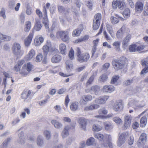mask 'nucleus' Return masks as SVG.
<instances>
[{"instance_id":"nucleus-31","label":"nucleus","mask_w":148,"mask_h":148,"mask_svg":"<svg viewBox=\"0 0 148 148\" xmlns=\"http://www.w3.org/2000/svg\"><path fill=\"white\" fill-rule=\"evenodd\" d=\"M31 23L29 21H27L25 23V26L24 31L26 32H28L30 30L31 27Z\"/></svg>"},{"instance_id":"nucleus-8","label":"nucleus","mask_w":148,"mask_h":148,"mask_svg":"<svg viewBox=\"0 0 148 148\" xmlns=\"http://www.w3.org/2000/svg\"><path fill=\"white\" fill-rule=\"evenodd\" d=\"M131 120V117L130 116L126 115L125 117V123L123 127V130H125L130 127Z\"/></svg>"},{"instance_id":"nucleus-12","label":"nucleus","mask_w":148,"mask_h":148,"mask_svg":"<svg viewBox=\"0 0 148 148\" xmlns=\"http://www.w3.org/2000/svg\"><path fill=\"white\" fill-rule=\"evenodd\" d=\"M34 33V31L31 32L25 40L24 43L26 46L28 47L30 45L33 37Z\"/></svg>"},{"instance_id":"nucleus-39","label":"nucleus","mask_w":148,"mask_h":148,"mask_svg":"<svg viewBox=\"0 0 148 148\" xmlns=\"http://www.w3.org/2000/svg\"><path fill=\"white\" fill-rule=\"evenodd\" d=\"M42 27L41 24L40 22L39 21H37L34 27V28L35 30L37 31H40Z\"/></svg>"},{"instance_id":"nucleus-38","label":"nucleus","mask_w":148,"mask_h":148,"mask_svg":"<svg viewBox=\"0 0 148 148\" xmlns=\"http://www.w3.org/2000/svg\"><path fill=\"white\" fill-rule=\"evenodd\" d=\"M95 142V139L93 137H90L86 141V144L88 146L93 145Z\"/></svg>"},{"instance_id":"nucleus-11","label":"nucleus","mask_w":148,"mask_h":148,"mask_svg":"<svg viewBox=\"0 0 148 148\" xmlns=\"http://www.w3.org/2000/svg\"><path fill=\"white\" fill-rule=\"evenodd\" d=\"M109 97L107 96H104L102 97H99L96 98L94 101L95 102L99 104H104L108 99Z\"/></svg>"},{"instance_id":"nucleus-56","label":"nucleus","mask_w":148,"mask_h":148,"mask_svg":"<svg viewBox=\"0 0 148 148\" xmlns=\"http://www.w3.org/2000/svg\"><path fill=\"white\" fill-rule=\"evenodd\" d=\"M141 63L142 66L145 65L147 66V65H148V56L145 59L142 60Z\"/></svg>"},{"instance_id":"nucleus-34","label":"nucleus","mask_w":148,"mask_h":148,"mask_svg":"<svg viewBox=\"0 0 148 148\" xmlns=\"http://www.w3.org/2000/svg\"><path fill=\"white\" fill-rule=\"evenodd\" d=\"M102 127L99 125L97 124H94L92 126V130L93 131L98 132L102 129Z\"/></svg>"},{"instance_id":"nucleus-3","label":"nucleus","mask_w":148,"mask_h":148,"mask_svg":"<svg viewBox=\"0 0 148 148\" xmlns=\"http://www.w3.org/2000/svg\"><path fill=\"white\" fill-rule=\"evenodd\" d=\"M12 50L13 54L16 56L20 55L23 53L21 45L17 43H14L12 48Z\"/></svg>"},{"instance_id":"nucleus-45","label":"nucleus","mask_w":148,"mask_h":148,"mask_svg":"<svg viewBox=\"0 0 148 148\" xmlns=\"http://www.w3.org/2000/svg\"><path fill=\"white\" fill-rule=\"evenodd\" d=\"M95 21V20H93V29L94 30H96L99 28L100 23Z\"/></svg>"},{"instance_id":"nucleus-52","label":"nucleus","mask_w":148,"mask_h":148,"mask_svg":"<svg viewBox=\"0 0 148 148\" xmlns=\"http://www.w3.org/2000/svg\"><path fill=\"white\" fill-rule=\"evenodd\" d=\"M125 140L124 139L121 138V137H119L117 141V145L120 147L125 143Z\"/></svg>"},{"instance_id":"nucleus-58","label":"nucleus","mask_w":148,"mask_h":148,"mask_svg":"<svg viewBox=\"0 0 148 148\" xmlns=\"http://www.w3.org/2000/svg\"><path fill=\"white\" fill-rule=\"evenodd\" d=\"M74 52L73 50L71 49L69 52V58L71 59L72 60L74 58Z\"/></svg>"},{"instance_id":"nucleus-28","label":"nucleus","mask_w":148,"mask_h":148,"mask_svg":"<svg viewBox=\"0 0 148 148\" xmlns=\"http://www.w3.org/2000/svg\"><path fill=\"white\" fill-rule=\"evenodd\" d=\"M140 126L142 127L145 126L147 123V118L146 116L142 117L140 119Z\"/></svg>"},{"instance_id":"nucleus-17","label":"nucleus","mask_w":148,"mask_h":148,"mask_svg":"<svg viewBox=\"0 0 148 148\" xmlns=\"http://www.w3.org/2000/svg\"><path fill=\"white\" fill-rule=\"evenodd\" d=\"M62 57L58 54L54 55L51 58V61L53 63H58L60 62L62 59Z\"/></svg>"},{"instance_id":"nucleus-32","label":"nucleus","mask_w":148,"mask_h":148,"mask_svg":"<svg viewBox=\"0 0 148 148\" xmlns=\"http://www.w3.org/2000/svg\"><path fill=\"white\" fill-rule=\"evenodd\" d=\"M37 143L39 146H41L43 144V137L42 136H38L37 138Z\"/></svg>"},{"instance_id":"nucleus-14","label":"nucleus","mask_w":148,"mask_h":148,"mask_svg":"<svg viewBox=\"0 0 148 148\" xmlns=\"http://www.w3.org/2000/svg\"><path fill=\"white\" fill-rule=\"evenodd\" d=\"M78 123L80 125V126L82 130H84L86 129V121L84 118H80L78 121Z\"/></svg>"},{"instance_id":"nucleus-64","label":"nucleus","mask_w":148,"mask_h":148,"mask_svg":"<svg viewBox=\"0 0 148 148\" xmlns=\"http://www.w3.org/2000/svg\"><path fill=\"white\" fill-rule=\"evenodd\" d=\"M144 15L145 16L148 15V3L146 4V6L144 12Z\"/></svg>"},{"instance_id":"nucleus-15","label":"nucleus","mask_w":148,"mask_h":148,"mask_svg":"<svg viewBox=\"0 0 148 148\" xmlns=\"http://www.w3.org/2000/svg\"><path fill=\"white\" fill-rule=\"evenodd\" d=\"M125 26H123L121 29L117 31L116 34V36L118 38H121L123 37L125 33Z\"/></svg>"},{"instance_id":"nucleus-60","label":"nucleus","mask_w":148,"mask_h":148,"mask_svg":"<svg viewBox=\"0 0 148 148\" xmlns=\"http://www.w3.org/2000/svg\"><path fill=\"white\" fill-rule=\"evenodd\" d=\"M42 58V54H38L36 57V60L37 62H39L41 61Z\"/></svg>"},{"instance_id":"nucleus-63","label":"nucleus","mask_w":148,"mask_h":148,"mask_svg":"<svg viewBox=\"0 0 148 148\" xmlns=\"http://www.w3.org/2000/svg\"><path fill=\"white\" fill-rule=\"evenodd\" d=\"M20 121V119L18 117H17L16 119L13 120L12 123V124L13 125H14L19 122Z\"/></svg>"},{"instance_id":"nucleus-33","label":"nucleus","mask_w":148,"mask_h":148,"mask_svg":"<svg viewBox=\"0 0 148 148\" xmlns=\"http://www.w3.org/2000/svg\"><path fill=\"white\" fill-rule=\"evenodd\" d=\"M126 6L125 3L123 1H119L118 3V8L120 10H123Z\"/></svg>"},{"instance_id":"nucleus-46","label":"nucleus","mask_w":148,"mask_h":148,"mask_svg":"<svg viewBox=\"0 0 148 148\" xmlns=\"http://www.w3.org/2000/svg\"><path fill=\"white\" fill-rule=\"evenodd\" d=\"M35 54V52L34 50L33 49L31 50L28 54V60L31 59L34 56Z\"/></svg>"},{"instance_id":"nucleus-44","label":"nucleus","mask_w":148,"mask_h":148,"mask_svg":"<svg viewBox=\"0 0 148 148\" xmlns=\"http://www.w3.org/2000/svg\"><path fill=\"white\" fill-rule=\"evenodd\" d=\"M123 15L125 17L127 18L130 16V9L128 8H125L123 12Z\"/></svg>"},{"instance_id":"nucleus-49","label":"nucleus","mask_w":148,"mask_h":148,"mask_svg":"<svg viewBox=\"0 0 148 148\" xmlns=\"http://www.w3.org/2000/svg\"><path fill=\"white\" fill-rule=\"evenodd\" d=\"M134 79V78L133 77L132 79H128L125 81L123 82V85L125 86L130 85L133 83Z\"/></svg>"},{"instance_id":"nucleus-61","label":"nucleus","mask_w":148,"mask_h":148,"mask_svg":"<svg viewBox=\"0 0 148 148\" xmlns=\"http://www.w3.org/2000/svg\"><path fill=\"white\" fill-rule=\"evenodd\" d=\"M118 1L117 0H114L112 4V6L114 9H116L118 7Z\"/></svg>"},{"instance_id":"nucleus-20","label":"nucleus","mask_w":148,"mask_h":148,"mask_svg":"<svg viewBox=\"0 0 148 148\" xmlns=\"http://www.w3.org/2000/svg\"><path fill=\"white\" fill-rule=\"evenodd\" d=\"M69 125L66 126L64 129L61 133V135L63 138H66L69 135L68 130L70 129Z\"/></svg>"},{"instance_id":"nucleus-62","label":"nucleus","mask_w":148,"mask_h":148,"mask_svg":"<svg viewBox=\"0 0 148 148\" xmlns=\"http://www.w3.org/2000/svg\"><path fill=\"white\" fill-rule=\"evenodd\" d=\"M145 142L143 140H141L139 139L138 141L137 145L138 147H140L141 146H143L144 145L145 143Z\"/></svg>"},{"instance_id":"nucleus-59","label":"nucleus","mask_w":148,"mask_h":148,"mask_svg":"<svg viewBox=\"0 0 148 148\" xmlns=\"http://www.w3.org/2000/svg\"><path fill=\"white\" fill-rule=\"evenodd\" d=\"M113 119V121L117 124H119L122 122L121 119L117 117H114Z\"/></svg>"},{"instance_id":"nucleus-22","label":"nucleus","mask_w":148,"mask_h":148,"mask_svg":"<svg viewBox=\"0 0 148 148\" xmlns=\"http://www.w3.org/2000/svg\"><path fill=\"white\" fill-rule=\"evenodd\" d=\"M51 123L57 129H60L62 126V124L61 123L55 120H52L51 121Z\"/></svg>"},{"instance_id":"nucleus-24","label":"nucleus","mask_w":148,"mask_h":148,"mask_svg":"<svg viewBox=\"0 0 148 148\" xmlns=\"http://www.w3.org/2000/svg\"><path fill=\"white\" fill-rule=\"evenodd\" d=\"M115 16L116 17L112 16L110 18L111 22L113 24H115L118 23L119 21V19L121 18V17L117 14H116Z\"/></svg>"},{"instance_id":"nucleus-41","label":"nucleus","mask_w":148,"mask_h":148,"mask_svg":"<svg viewBox=\"0 0 148 148\" xmlns=\"http://www.w3.org/2000/svg\"><path fill=\"white\" fill-rule=\"evenodd\" d=\"M44 134L47 140H49L51 138V132L50 131L46 130L45 131Z\"/></svg>"},{"instance_id":"nucleus-55","label":"nucleus","mask_w":148,"mask_h":148,"mask_svg":"<svg viewBox=\"0 0 148 148\" xmlns=\"http://www.w3.org/2000/svg\"><path fill=\"white\" fill-rule=\"evenodd\" d=\"M11 138L10 137L8 138L5 140L3 143V145L4 147H6L8 144L11 141Z\"/></svg>"},{"instance_id":"nucleus-43","label":"nucleus","mask_w":148,"mask_h":148,"mask_svg":"<svg viewBox=\"0 0 148 148\" xmlns=\"http://www.w3.org/2000/svg\"><path fill=\"white\" fill-rule=\"evenodd\" d=\"M58 9L60 13H64L66 11V10L64 7L61 5H58Z\"/></svg>"},{"instance_id":"nucleus-57","label":"nucleus","mask_w":148,"mask_h":148,"mask_svg":"<svg viewBox=\"0 0 148 148\" xmlns=\"http://www.w3.org/2000/svg\"><path fill=\"white\" fill-rule=\"evenodd\" d=\"M106 27L108 32L112 36L113 32L112 27L108 25H107Z\"/></svg>"},{"instance_id":"nucleus-47","label":"nucleus","mask_w":148,"mask_h":148,"mask_svg":"<svg viewBox=\"0 0 148 148\" xmlns=\"http://www.w3.org/2000/svg\"><path fill=\"white\" fill-rule=\"evenodd\" d=\"M101 18V14L100 13H98L96 14L93 20H95V21L99 22L100 23V21Z\"/></svg>"},{"instance_id":"nucleus-26","label":"nucleus","mask_w":148,"mask_h":148,"mask_svg":"<svg viewBox=\"0 0 148 148\" xmlns=\"http://www.w3.org/2000/svg\"><path fill=\"white\" fill-rule=\"evenodd\" d=\"M82 99L81 100V102L84 101L86 102L88 101H90L92 99V96L90 95H84L82 97Z\"/></svg>"},{"instance_id":"nucleus-53","label":"nucleus","mask_w":148,"mask_h":148,"mask_svg":"<svg viewBox=\"0 0 148 148\" xmlns=\"http://www.w3.org/2000/svg\"><path fill=\"white\" fill-rule=\"evenodd\" d=\"M94 136L96 138L98 139L100 141L102 140L104 137L103 135L101 134H95L94 135Z\"/></svg>"},{"instance_id":"nucleus-54","label":"nucleus","mask_w":148,"mask_h":148,"mask_svg":"<svg viewBox=\"0 0 148 148\" xmlns=\"http://www.w3.org/2000/svg\"><path fill=\"white\" fill-rule=\"evenodd\" d=\"M139 139L146 142L147 139L146 134L145 133H142Z\"/></svg>"},{"instance_id":"nucleus-51","label":"nucleus","mask_w":148,"mask_h":148,"mask_svg":"<svg viewBox=\"0 0 148 148\" xmlns=\"http://www.w3.org/2000/svg\"><path fill=\"white\" fill-rule=\"evenodd\" d=\"M119 78V76L118 75H115L112 77L110 83L111 84H114L117 82Z\"/></svg>"},{"instance_id":"nucleus-35","label":"nucleus","mask_w":148,"mask_h":148,"mask_svg":"<svg viewBox=\"0 0 148 148\" xmlns=\"http://www.w3.org/2000/svg\"><path fill=\"white\" fill-rule=\"evenodd\" d=\"M97 72L96 71H95L93 73L92 75L89 78L88 81L87 82V84H90L93 81L95 77L97 75Z\"/></svg>"},{"instance_id":"nucleus-6","label":"nucleus","mask_w":148,"mask_h":148,"mask_svg":"<svg viewBox=\"0 0 148 148\" xmlns=\"http://www.w3.org/2000/svg\"><path fill=\"white\" fill-rule=\"evenodd\" d=\"M123 107L121 101H116L114 104L113 109L115 111H120L122 110Z\"/></svg>"},{"instance_id":"nucleus-37","label":"nucleus","mask_w":148,"mask_h":148,"mask_svg":"<svg viewBox=\"0 0 148 148\" xmlns=\"http://www.w3.org/2000/svg\"><path fill=\"white\" fill-rule=\"evenodd\" d=\"M66 68L68 71L71 70L73 69V64L69 60H67L66 62Z\"/></svg>"},{"instance_id":"nucleus-27","label":"nucleus","mask_w":148,"mask_h":148,"mask_svg":"<svg viewBox=\"0 0 148 148\" xmlns=\"http://www.w3.org/2000/svg\"><path fill=\"white\" fill-rule=\"evenodd\" d=\"M120 41H117L114 42L112 44V45L114 47V49L116 51L119 52L120 50Z\"/></svg>"},{"instance_id":"nucleus-30","label":"nucleus","mask_w":148,"mask_h":148,"mask_svg":"<svg viewBox=\"0 0 148 148\" xmlns=\"http://www.w3.org/2000/svg\"><path fill=\"white\" fill-rule=\"evenodd\" d=\"M60 49L62 54H65L66 52V47L64 43H61L59 45Z\"/></svg>"},{"instance_id":"nucleus-1","label":"nucleus","mask_w":148,"mask_h":148,"mask_svg":"<svg viewBox=\"0 0 148 148\" xmlns=\"http://www.w3.org/2000/svg\"><path fill=\"white\" fill-rule=\"evenodd\" d=\"M126 60L123 57H121L119 60H114L112 61V64L115 70H118L122 69L125 65Z\"/></svg>"},{"instance_id":"nucleus-9","label":"nucleus","mask_w":148,"mask_h":148,"mask_svg":"<svg viewBox=\"0 0 148 148\" xmlns=\"http://www.w3.org/2000/svg\"><path fill=\"white\" fill-rule=\"evenodd\" d=\"M51 44L50 41L48 40L42 47V50L44 56H46L49 51V48L51 47Z\"/></svg>"},{"instance_id":"nucleus-7","label":"nucleus","mask_w":148,"mask_h":148,"mask_svg":"<svg viewBox=\"0 0 148 148\" xmlns=\"http://www.w3.org/2000/svg\"><path fill=\"white\" fill-rule=\"evenodd\" d=\"M32 91L30 90L24 91L21 95V97L24 101H28L31 98L30 95Z\"/></svg>"},{"instance_id":"nucleus-40","label":"nucleus","mask_w":148,"mask_h":148,"mask_svg":"<svg viewBox=\"0 0 148 148\" xmlns=\"http://www.w3.org/2000/svg\"><path fill=\"white\" fill-rule=\"evenodd\" d=\"M32 67V65L30 63H28L26 64H25L23 67V68L26 69L27 71H31Z\"/></svg>"},{"instance_id":"nucleus-29","label":"nucleus","mask_w":148,"mask_h":148,"mask_svg":"<svg viewBox=\"0 0 148 148\" xmlns=\"http://www.w3.org/2000/svg\"><path fill=\"white\" fill-rule=\"evenodd\" d=\"M108 79L107 75L105 74H104L100 77L99 80L101 83H104L107 81Z\"/></svg>"},{"instance_id":"nucleus-18","label":"nucleus","mask_w":148,"mask_h":148,"mask_svg":"<svg viewBox=\"0 0 148 148\" xmlns=\"http://www.w3.org/2000/svg\"><path fill=\"white\" fill-rule=\"evenodd\" d=\"M103 91L110 93L114 90V88L111 85H106L103 87Z\"/></svg>"},{"instance_id":"nucleus-25","label":"nucleus","mask_w":148,"mask_h":148,"mask_svg":"<svg viewBox=\"0 0 148 148\" xmlns=\"http://www.w3.org/2000/svg\"><path fill=\"white\" fill-rule=\"evenodd\" d=\"M79 103L77 102H72L70 106L71 110L73 111H75L77 110L78 108Z\"/></svg>"},{"instance_id":"nucleus-21","label":"nucleus","mask_w":148,"mask_h":148,"mask_svg":"<svg viewBox=\"0 0 148 148\" xmlns=\"http://www.w3.org/2000/svg\"><path fill=\"white\" fill-rule=\"evenodd\" d=\"M100 107V106L98 104H93L90 106H87L84 108V110L87 111L92 110L94 109H97Z\"/></svg>"},{"instance_id":"nucleus-5","label":"nucleus","mask_w":148,"mask_h":148,"mask_svg":"<svg viewBox=\"0 0 148 148\" xmlns=\"http://www.w3.org/2000/svg\"><path fill=\"white\" fill-rule=\"evenodd\" d=\"M131 37V34H128L123 38L122 43V47L123 49H126L128 46Z\"/></svg>"},{"instance_id":"nucleus-10","label":"nucleus","mask_w":148,"mask_h":148,"mask_svg":"<svg viewBox=\"0 0 148 148\" xmlns=\"http://www.w3.org/2000/svg\"><path fill=\"white\" fill-rule=\"evenodd\" d=\"M91 92V94H94L96 95H99L101 92L100 86L96 85L92 86Z\"/></svg>"},{"instance_id":"nucleus-19","label":"nucleus","mask_w":148,"mask_h":148,"mask_svg":"<svg viewBox=\"0 0 148 148\" xmlns=\"http://www.w3.org/2000/svg\"><path fill=\"white\" fill-rule=\"evenodd\" d=\"M83 29V25H80L79 28L76 29L73 31L72 33L73 36H79Z\"/></svg>"},{"instance_id":"nucleus-16","label":"nucleus","mask_w":148,"mask_h":148,"mask_svg":"<svg viewBox=\"0 0 148 148\" xmlns=\"http://www.w3.org/2000/svg\"><path fill=\"white\" fill-rule=\"evenodd\" d=\"M18 139L17 140L18 143L23 144L25 143V138L24 137V133L23 132H21L18 134Z\"/></svg>"},{"instance_id":"nucleus-13","label":"nucleus","mask_w":148,"mask_h":148,"mask_svg":"<svg viewBox=\"0 0 148 148\" xmlns=\"http://www.w3.org/2000/svg\"><path fill=\"white\" fill-rule=\"evenodd\" d=\"M144 4L140 1H137L135 5V10L137 12L142 11L143 8Z\"/></svg>"},{"instance_id":"nucleus-50","label":"nucleus","mask_w":148,"mask_h":148,"mask_svg":"<svg viewBox=\"0 0 148 148\" xmlns=\"http://www.w3.org/2000/svg\"><path fill=\"white\" fill-rule=\"evenodd\" d=\"M15 2L14 0H10L9 1V7L11 9H13L15 5Z\"/></svg>"},{"instance_id":"nucleus-36","label":"nucleus","mask_w":148,"mask_h":148,"mask_svg":"<svg viewBox=\"0 0 148 148\" xmlns=\"http://www.w3.org/2000/svg\"><path fill=\"white\" fill-rule=\"evenodd\" d=\"M104 125L105 129L108 131L111 130L113 128V126L109 122H104Z\"/></svg>"},{"instance_id":"nucleus-2","label":"nucleus","mask_w":148,"mask_h":148,"mask_svg":"<svg viewBox=\"0 0 148 148\" xmlns=\"http://www.w3.org/2000/svg\"><path fill=\"white\" fill-rule=\"evenodd\" d=\"M76 55L77 56V60L80 63L87 62L90 58V55L88 53L81 54V51L79 48L77 49Z\"/></svg>"},{"instance_id":"nucleus-42","label":"nucleus","mask_w":148,"mask_h":148,"mask_svg":"<svg viewBox=\"0 0 148 148\" xmlns=\"http://www.w3.org/2000/svg\"><path fill=\"white\" fill-rule=\"evenodd\" d=\"M137 46L135 44L131 45L130 46L129 50L130 52H135L136 51Z\"/></svg>"},{"instance_id":"nucleus-4","label":"nucleus","mask_w":148,"mask_h":148,"mask_svg":"<svg viewBox=\"0 0 148 148\" xmlns=\"http://www.w3.org/2000/svg\"><path fill=\"white\" fill-rule=\"evenodd\" d=\"M57 34L64 42H67L69 40V33L68 31H65L58 32H57Z\"/></svg>"},{"instance_id":"nucleus-23","label":"nucleus","mask_w":148,"mask_h":148,"mask_svg":"<svg viewBox=\"0 0 148 148\" xmlns=\"http://www.w3.org/2000/svg\"><path fill=\"white\" fill-rule=\"evenodd\" d=\"M44 38L42 36H38L34 40V44L36 46H39L44 41Z\"/></svg>"},{"instance_id":"nucleus-48","label":"nucleus","mask_w":148,"mask_h":148,"mask_svg":"<svg viewBox=\"0 0 148 148\" xmlns=\"http://www.w3.org/2000/svg\"><path fill=\"white\" fill-rule=\"evenodd\" d=\"M128 133L127 132H125L119 135V137H121V138L124 139V140H125L128 137Z\"/></svg>"}]
</instances>
